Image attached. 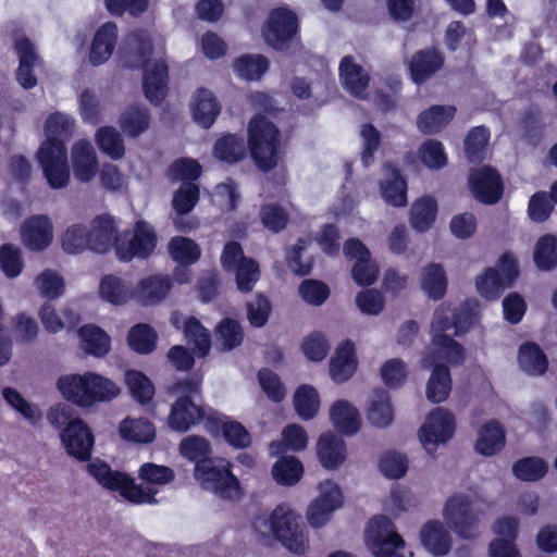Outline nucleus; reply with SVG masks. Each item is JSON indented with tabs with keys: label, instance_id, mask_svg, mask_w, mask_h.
I'll return each mask as SVG.
<instances>
[{
	"label": "nucleus",
	"instance_id": "obj_1",
	"mask_svg": "<svg viewBox=\"0 0 557 557\" xmlns=\"http://www.w3.org/2000/svg\"><path fill=\"white\" fill-rule=\"evenodd\" d=\"M88 474L103 488L117 493L125 500L140 505L158 503L161 488L174 481V471L162 465L143 463L138 469L141 484L129 474L113 470L107 462L94 459L87 465Z\"/></svg>",
	"mask_w": 557,
	"mask_h": 557
},
{
	"label": "nucleus",
	"instance_id": "obj_2",
	"mask_svg": "<svg viewBox=\"0 0 557 557\" xmlns=\"http://www.w3.org/2000/svg\"><path fill=\"white\" fill-rule=\"evenodd\" d=\"M55 389L62 399L83 410L110 404L121 395L117 382L92 370L59 375L55 380Z\"/></svg>",
	"mask_w": 557,
	"mask_h": 557
},
{
	"label": "nucleus",
	"instance_id": "obj_3",
	"mask_svg": "<svg viewBox=\"0 0 557 557\" xmlns=\"http://www.w3.org/2000/svg\"><path fill=\"white\" fill-rule=\"evenodd\" d=\"M465 311L466 305L457 308L449 302H442L434 309L430 323L431 344L425 351L442 354L445 362L451 366L465 362L466 348L454 338L470 329L471 321Z\"/></svg>",
	"mask_w": 557,
	"mask_h": 557
},
{
	"label": "nucleus",
	"instance_id": "obj_4",
	"mask_svg": "<svg viewBox=\"0 0 557 557\" xmlns=\"http://www.w3.org/2000/svg\"><path fill=\"white\" fill-rule=\"evenodd\" d=\"M256 530L263 535H272L286 550L302 556L310 549V536L301 515L290 504L277 505L267 517L255 522Z\"/></svg>",
	"mask_w": 557,
	"mask_h": 557
},
{
	"label": "nucleus",
	"instance_id": "obj_5",
	"mask_svg": "<svg viewBox=\"0 0 557 557\" xmlns=\"http://www.w3.org/2000/svg\"><path fill=\"white\" fill-rule=\"evenodd\" d=\"M128 45L134 47L144 62V91L152 103H160L168 94V65L165 46L159 35L147 32L132 34Z\"/></svg>",
	"mask_w": 557,
	"mask_h": 557
},
{
	"label": "nucleus",
	"instance_id": "obj_6",
	"mask_svg": "<svg viewBox=\"0 0 557 557\" xmlns=\"http://www.w3.org/2000/svg\"><path fill=\"white\" fill-rule=\"evenodd\" d=\"M483 500V494L475 485L459 488L446 498L442 518L457 537L474 540L479 536L480 504Z\"/></svg>",
	"mask_w": 557,
	"mask_h": 557
},
{
	"label": "nucleus",
	"instance_id": "obj_7",
	"mask_svg": "<svg viewBox=\"0 0 557 557\" xmlns=\"http://www.w3.org/2000/svg\"><path fill=\"white\" fill-rule=\"evenodd\" d=\"M250 157L258 169H274L283 150L282 134L278 127L263 115L256 114L247 125Z\"/></svg>",
	"mask_w": 557,
	"mask_h": 557
},
{
	"label": "nucleus",
	"instance_id": "obj_8",
	"mask_svg": "<svg viewBox=\"0 0 557 557\" xmlns=\"http://www.w3.org/2000/svg\"><path fill=\"white\" fill-rule=\"evenodd\" d=\"M194 476L203 490L223 499L236 500L242 495L239 481L223 458H207L195 465Z\"/></svg>",
	"mask_w": 557,
	"mask_h": 557
},
{
	"label": "nucleus",
	"instance_id": "obj_9",
	"mask_svg": "<svg viewBox=\"0 0 557 557\" xmlns=\"http://www.w3.org/2000/svg\"><path fill=\"white\" fill-rule=\"evenodd\" d=\"M338 78L343 89L351 97L372 101L381 110H388L394 106L389 96L377 94L371 84V76L354 55H345L339 61Z\"/></svg>",
	"mask_w": 557,
	"mask_h": 557
},
{
	"label": "nucleus",
	"instance_id": "obj_10",
	"mask_svg": "<svg viewBox=\"0 0 557 557\" xmlns=\"http://www.w3.org/2000/svg\"><path fill=\"white\" fill-rule=\"evenodd\" d=\"M200 380L185 379L176 382L170 393L177 397L171 406L168 417V425L177 432H186L202 418L206 420V413L194 400L193 397L199 391Z\"/></svg>",
	"mask_w": 557,
	"mask_h": 557
},
{
	"label": "nucleus",
	"instance_id": "obj_11",
	"mask_svg": "<svg viewBox=\"0 0 557 557\" xmlns=\"http://www.w3.org/2000/svg\"><path fill=\"white\" fill-rule=\"evenodd\" d=\"M457 431V418L448 409L437 407L431 410L418 429V441L431 457H436L440 447L447 445Z\"/></svg>",
	"mask_w": 557,
	"mask_h": 557
},
{
	"label": "nucleus",
	"instance_id": "obj_12",
	"mask_svg": "<svg viewBox=\"0 0 557 557\" xmlns=\"http://www.w3.org/2000/svg\"><path fill=\"white\" fill-rule=\"evenodd\" d=\"M363 541L367 549L373 555L403 550L405 540L398 533L395 523L384 515L373 516L366 524Z\"/></svg>",
	"mask_w": 557,
	"mask_h": 557
},
{
	"label": "nucleus",
	"instance_id": "obj_13",
	"mask_svg": "<svg viewBox=\"0 0 557 557\" xmlns=\"http://www.w3.org/2000/svg\"><path fill=\"white\" fill-rule=\"evenodd\" d=\"M157 246L153 227L144 220H138L132 232L121 233L115 238L114 250L119 260L131 261L134 258H147Z\"/></svg>",
	"mask_w": 557,
	"mask_h": 557
},
{
	"label": "nucleus",
	"instance_id": "obj_14",
	"mask_svg": "<svg viewBox=\"0 0 557 557\" xmlns=\"http://www.w3.org/2000/svg\"><path fill=\"white\" fill-rule=\"evenodd\" d=\"M221 264L224 270L234 273L239 292H251L260 278L259 263L255 259L246 257L238 243L230 242L224 246Z\"/></svg>",
	"mask_w": 557,
	"mask_h": 557
},
{
	"label": "nucleus",
	"instance_id": "obj_15",
	"mask_svg": "<svg viewBox=\"0 0 557 557\" xmlns=\"http://www.w3.org/2000/svg\"><path fill=\"white\" fill-rule=\"evenodd\" d=\"M44 176L53 189L65 188L70 182V166L65 144L42 141L36 153Z\"/></svg>",
	"mask_w": 557,
	"mask_h": 557
},
{
	"label": "nucleus",
	"instance_id": "obj_16",
	"mask_svg": "<svg viewBox=\"0 0 557 557\" xmlns=\"http://www.w3.org/2000/svg\"><path fill=\"white\" fill-rule=\"evenodd\" d=\"M443 361H445V357L442 354L428 351L420 360L421 367L431 369L425 384V397L433 404L446 401L453 387L450 370Z\"/></svg>",
	"mask_w": 557,
	"mask_h": 557
},
{
	"label": "nucleus",
	"instance_id": "obj_17",
	"mask_svg": "<svg viewBox=\"0 0 557 557\" xmlns=\"http://www.w3.org/2000/svg\"><path fill=\"white\" fill-rule=\"evenodd\" d=\"M298 34V18L287 8H277L270 12L262 27V36L267 44L283 50Z\"/></svg>",
	"mask_w": 557,
	"mask_h": 557
},
{
	"label": "nucleus",
	"instance_id": "obj_18",
	"mask_svg": "<svg viewBox=\"0 0 557 557\" xmlns=\"http://www.w3.org/2000/svg\"><path fill=\"white\" fill-rule=\"evenodd\" d=\"M18 235L25 249L30 252H42L53 243V222L46 214L30 215L22 222Z\"/></svg>",
	"mask_w": 557,
	"mask_h": 557
},
{
	"label": "nucleus",
	"instance_id": "obj_19",
	"mask_svg": "<svg viewBox=\"0 0 557 557\" xmlns=\"http://www.w3.org/2000/svg\"><path fill=\"white\" fill-rule=\"evenodd\" d=\"M314 454L319 465L326 471H337L348 458V446L344 435L332 430L323 431L314 443Z\"/></svg>",
	"mask_w": 557,
	"mask_h": 557
},
{
	"label": "nucleus",
	"instance_id": "obj_20",
	"mask_svg": "<svg viewBox=\"0 0 557 557\" xmlns=\"http://www.w3.org/2000/svg\"><path fill=\"white\" fill-rule=\"evenodd\" d=\"M326 417L332 431L351 437L362 429V416L358 406L347 398H336L327 407Z\"/></svg>",
	"mask_w": 557,
	"mask_h": 557
},
{
	"label": "nucleus",
	"instance_id": "obj_21",
	"mask_svg": "<svg viewBox=\"0 0 557 557\" xmlns=\"http://www.w3.org/2000/svg\"><path fill=\"white\" fill-rule=\"evenodd\" d=\"M359 359L356 343L349 338L337 343L330 360L327 374L330 380L342 385L351 380L358 371Z\"/></svg>",
	"mask_w": 557,
	"mask_h": 557
},
{
	"label": "nucleus",
	"instance_id": "obj_22",
	"mask_svg": "<svg viewBox=\"0 0 557 557\" xmlns=\"http://www.w3.org/2000/svg\"><path fill=\"white\" fill-rule=\"evenodd\" d=\"M170 323L177 330H183L184 338L197 358H206L212 348L210 331L194 317H187L180 311L171 314Z\"/></svg>",
	"mask_w": 557,
	"mask_h": 557
},
{
	"label": "nucleus",
	"instance_id": "obj_23",
	"mask_svg": "<svg viewBox=\"0 0 557 557\" xmlns=\"http://www.w3.org/2000/svg\"><path fill=\"white\" fill-rule=\"evenodd\" d=\"M60 440L66 453L78 459H89L95 444L90 426L82 419L71 420L60 434Z\"/></svg>",
	"mask_w": 557,
	"mask_h": 557
},
{
	"label": "nucleus",
	"instance_id": "obj_24",
	"mask_svg": "<svg viewBox=\"0 0 557 557\" xmlns=\"http://www.w3.org/2000/svg\"><path fill=\"white\" fill-rule=\"evenodd\" d=\"M188 109L194 122L207 129L215 123L222 106L211 89L198 87L190 94Z\"/></svg>",
	"mask_w": 557,
	"mask_h": 557
},
{
	"label": "nucleus",
	"instance_id": "obj_25",
	"mask_svg": "<svg viewBox=\"0 0 557 557\" xmlns=\"http://www.w3.org/2000/svg\"><path fill=\"white\" fill-rule=\"evenodd\" d=\"M119 40V28L113 22H106L98 26L94 33L87 62L92 66L107 63L113 55Z\"/></svg>",
	"mask_w": 557,
	"mask_h": 557
},
{
	"label": "nucleus",
	"instance_id": "obj_26",
	"mask_svg": "<svg viewBox=\"0 0 557 557\" xmlns=\"http://www.w3.org/2000/svg\"><path fill=\"white\" fill-rule=\"evenodd\" d=\"M206 429L212 434L221 431L225 442L236 448H245L251 443L250 433L242 423L214 410L208 411Z\"/></svg>",
	"mask_w": 557,
	"mask_h": 557
},
{
	"label": "nucleus",
	"instance_id": "obj_27",
	"mask_svg": "<svg viewBox=\"0 0 557 557\" xmlns=\"http://www.w3.org/2000/svg\"><path fill=\"white\" fill-rule=\"evenodd\" d=\"M469 186L473 197L483 203H496L503 195L502 180L498 173L488 166L472 172Z\"/></svg>",
	"mask_w": 557,
	"mask_h": 557
},
{
	"label": "nucleus",
	"instance_id": "obj_28",
	"mask_svg": "<svg viewBox=\"0 0 557 557\" xmlns=\"http://www.w3.org/2000/svg\"><path fill=\"white\" fill-rule=\"evenodd\" d=\"M78 349L88 357L104 358L112 349V338L95 323L81 325L76 331Z\"/></svg>",
	"mask_w": 557,
	"mask_h": 557
},
{
	"label": "nucleus",
	"instance_id": "obj_29",
	"mask_svg": "<svg viewBox=\"0 0 557 557\" xmlns=\"http://www.w3.org/2000/svg\"><path fill=\"white\" fill-rule=\"evenodd\" d=\"M171 288L172 280L168 275L144 276L134 286V301L145 307L157 306L168 297Z\"/></svg>",
	"mask_w": 557,
	"mask_h": 557
},
{
	"label": "nucleus",
	"instance_id": "obj_30",
	"mask_svg": "<svg viewBox=\"0 0 557 557\" xmlns=\"http://www.w3.org/2000/svg\"><path fill=\"white\" fill-rule=\"evenodd\" d=\"M407 191V181L401 172L395 166L386 164L379 184V194L382 200L394 208L405 207L408 202Z\"/></svg>",
	"mask_w": 557,
	"mask_h": 557
},
{
	"label": "nucleus",
	"instance_id": "obj_31",
	"mask_svg": "<svg viewBox=\"0 0 557 557\" xmlns=\"http://www.w3.org/2000/svg\"><path fill=\"white\" fill-rule=\"evenodd\" d=\"M71 164L76 180L91 181L98 172L97 153L87 139H78L71 147Z\"/></svg>",
	"mask_w": 557,
	"mask_h": 557
},
{
	"label": "nucleus",
	"instance_id": "obj_32",
	"mask_svg": "<svg viewBox=\"0 0 557 557\" xmlns=\"http://www.w3.org/2000/svg\"><path fill=\"white\" fill-rule=\"evenodd\" d=\"M444 521L430 520L420 529V541L425 550L434 557L447 555L453 547V537Z\"/></svg>",
	"mask_w": 557,
	"mask_h": 557
},
{
	"label": "nucleus",
	"instance_id": "obj_33",
	"mask_svg": "<svg viewBox=\"0 0 557 557\" xmlns=\"http://www.w3.org/2000/svg\"><path fill=\"white\" fill-rule=\"evenodd\" d=\"M88 230L91 251L96 253H106L114 248L115 238L120 237L119 223L110 214L97 215Z\"/></svg>",
	"mask_w": 557,
	"mask_h": 557
},
{
	"label": "nucleus",
	"instance_id": "obj_34",
	"mask_svg": "<svg viewBox=\"0 0 557 557\" xmlns=\"http://www.w3.org/2000/svg\"><path fill=\"white\" fill-rule=\"evenodd\" d=\"M506 445L505 426L496 419L483 422L476 432L474 450L482 456H494Z\"/></svg>",
	"mask_w": 557,
	"mask_h": 557
},
{
	"label": "nucleus",
	"instance_id": "obj_35",
	"mask_svg": "<svg viewBox=\"0 0 557 557\" xmlns=\"http://www.w3.org/2000/svg\"><path fill=\"white\" fill-rule=\"evenodd\" d=\"M419 287L433 301L443 299L448 290V276L443 264L430 262L419 273Z\"/></svg>",
	"mask_w": 557,
	"mask_h": 557
},
{
	"label": "nucleus",
	"instance_id": "obj_36",
	"mask_svg": "<svg viewBox=\"0 0 557 557\" xmlns=\"http://www.w3.org/2000/svg\"><path fill=\"white\" fill-rule=\"evenodd\" d=\"M98 295L112 306H125L134 300V285L122 276L107 274L99 282Z\"/></svg>",
	"mask_w": 557,
	"mask_h": 557
},
{
	"label": "nucleus",
	"instance_id": "obj_37",
	"mask_svg": "<svg viewBox=\"0 0 557 557\" xmlns=\"http://www.w3.org/2000/svg\"><path fill=\"white\" fill-rule=\"evenodd\" d=\"M292 403L296 416L302 421L315 419L322 408L319 389L309 383H302L295 388Z\"/></svg>",
	"mask_w": 557,
	"mask_h": 557
},
{
	"label": "nucleus",
	"instance_id": "obj_38",
	"mask_svg": "<svg viewBox=\"0 0 557 557\" xmlns=\"http://www.w3.org/2000/svg\"><path fill=\"white\" fill-rule=\"evenodd\" d=\"M438 215V202L435 197L425 195L417 198L409 209L408 221L417 233H426L435 224Z\"/></svg>",
	"mask_w": 557,
	"mask_h": 557
},
{
	"label": "nucleus",
	"instance_id": "obj_39",
	"mask_svg": "<svg viewBox=\"0 0 557 557\" xmlns=\"http://www.w3.org/2000/svg\"><path fill=\"white\" fill-rule=\"evenodd\" d=\"M199 201V188L193 182L182 183L173 195L172 206L177 214L174 220L178 231L186 232L196 227L195 223H185L183 215L189 213Z\"/></svg>",
	"mask_w": 557,
	"mask_h": 557
},
{
	"label": "nucleus",
	"instance_id": "obj_40",
	"mask_svg": "<svg viewBox=\"0 0 557 557\" xmlns=\"http://www.w3.org/2000/svg\"><path fill=\"white\" fill-rule=\"evenodd\" d=\"M366 416L368 422L376 429H387L395 419V408L392 397L384 391H376L371 396Z\"/></svg>",
	"mask_w": 557,
	"mask_h": 557
},
{
	"label": "nucleus",
	"instance_id": "obj_41",
	"mask_svg": "<svg viewBox=\"0 0 557 557\" xmlns=\"http://www.w3.org/2000/svg\"><path fill=\"white\" fill-rule=\"evenodd\" d=\"M120 437L134 444H150L156 440L157 429L147 418L126 417L119 424Z\"/></svg>",
	"mask_w": 557,
	"mask_h": 557
},
{
	"label": "nucleus",
	"instance_id": "obj_42",
	"mask_svg": "<svg viewBox=\"0 0 557 557\" xmlns=\"http://www.w3.org/2000/svg\"><path fill=\"white\" fill-rule=\"evenodd\" d=\"M16 53L20 58V65L16 71V78L23 88L29 89L36 86L37 79L33 73L38 64V57L33 44L25 37L15 41Z\"/></svg>",
	"mask_w": 557,
	"mask_h": 557
},
{
	"label": "nucleus",
	"instance_id": "obj_43",
	"mask_svg": "<svg viewBox=\"0 0 557 557\" xmlns=\"http://www.w3.org/2000/svg\"><path fill=\"white\" fill-rule=\"evenodd\" d=\"M309 445V434L305 426L299 423H288L281 433V440L272 442L269 451L272 456L283 451L300 453Z\"/></svg>",
	"mask_w": 557,
	"mask_h": 557
},
{
	"label": "nucleus",
	"instance_id": "obj_44",
	"mask_svg": "<svg viewBox=\"0 0 557 557\" xmlns=\"http://www.w3.org/2000/svg\"><path fill=\"white\" fill-rule=\"evenodd\" d=\"M35 292L47 301L55 300L65 294L66 283L61 272L47 268L41 270L33 281Z\"/></svg>",
	"mask_w": 557,
	"mask_h": 557
},
{
	"label": "nucleus",
	"instance_id": "obj_45",
	"mask_svg": "<svg viewBox=\"0 0 557 557\" xmlns=\"http://www.w3.org/2000/svg\"><path fill=\"white\" fill-rule=\"evenodd\" d=\"M517 361L520 370L531 376L543 375L548 367V360L542 348L532 342L520 345Z\"/></svg>",
	"mask_w": 557,
	"mask_h": 557
},
{
	"label": "nucleus",
	"instance_id": "obj_46",
	"mask_svg": "<svg viewBox=\"0 0 557 557\" xmlns=\"http://www.w3.org/2000/svg\"><path fill=\"white\" fill-rule=\"evenodd\" d=\"M453 106H432L417 117V127L424 134L440 133L455 116Z\"/></svg>",
	"mask_w": 557,
	"mask_h": 557
},
{
	"label": "nucleus",
	"instance_id": "obj_47",
	"mask_svg": "<svg viewBox=\"0 0 557 557\" xmlns=\"http://www.w3.org/2000/svg\"><path fill=\"white\" fill-rule=\"evenodd\" d=\"M212 153L215 159L225 163H237L246 157V145L237 134H222L214 143Z\"/></svg>",
	"mask_w": 557,
	"mask_h": 557
},
{
	"label": "nucleus",
	"instance_id": "obj_48",
	"mask_svg": "<svg viewBox=\"0 0 557 557\" xmlns=\"http://www.w3.org/2000/svg\"><path fill=\"white\" fill-rule=\"evenodd\" d=\"M244 330L240 323L231 318H224L214 327V342L216 349L228 352L242 345Z\"/></svg>",
	"mask_w": 557,
	"mask_h": 557
},
{
	"label": "nucleus",
	"instance_id": "obj_49",
	"mask_svg": "<svg viewBox=\"0 0 557 557\" xmlns=\"http://www.w3.org/2000/svg\"><path fill=\"white\" fill-rule=\"evenodd\" d=\"M38 317L44 329L51 334H57L65 327V320L70 324L78 321V315L70 306H64L59 312L50 301H45L39 310Z\"/></svg>",
	"mask_w": 557,
	"mask_h": 557
},
{
	"label": "nucleus",
	"instance_id": "obj_50",
	"mask_svg": "<svg viewBox=\"0 0 557 557\" xmlns=\"http://www.w3.org/2000/svg\"><path fill=\"white\" fill-rule=\"evenodd\" d=\"M443 65V58L436 50L417 52L410 63L411 78L416 84H421L435 74Z\"/></svg>",
	"mask_w": 557,
	"mask_h": 557
},
{
	"label": "nucleus",
	"instance_id": "obj_51",
	"mask_svg": "<svg viewBox=\"0 0 557 557\" xmlns=\"http://www.w3.org/2000/svg\"><path fill=\"white\" fill-rule=\"evenodd\" d=\"M1 396L4 403L27 423L36 425L40 422L42 418L41 410L37 405L27 400L16 388L4 386L1 389Z\"/></svg>",
	"mask_w": 557,
	"mask_h": 557
},
{
	"label": "nucleus",
	"instance_id": "obj_52",
	"mask_svg": "<svg viewBox=\"0 0 557 557\" xmlns=\"http://www.w3.org/2000/svg\"><path fill=\"white\" fill-rule=\"evenodd\" d=\"M119 125L122 132L131 138L144 134L150 126V115L144 106H131L122 111L119 116Z\"/></svg>",
	"mask_w": 557,
	"mask_h": 557
},
{
	"label": "nucleus",
	"instance_id": "obj_53",
	"mask_svg": "<svg viewBox=\"0 0 557 557\" xmlns=\"http://www.w3.org/2000/svg\"><path fill=\"white\" fill-rule=\"evenodd\" d=\"M124 383L132 398L141 406L152 401L156 393L150 377L139 370H127L124 373Z\"/></svg>",
	"mask_w": 557,
	"mask_h": 557
},
{
	"label": "nucleus",
	"instance_id": "obj_54",
	"mask_svg": "<svg viewBox=\"0 0 557 557\" xmlns=\"http://www.w3.org/2000/svg\"><path fill=\"white\" fill-rule=\"evenodd\" d=\"M75 128V120L70 114L53 112L44 123V141L64 144V139L72 136Z\"/></svg>",
	"mask_w": 557,
	"mask_h": 557
},
{
	"label": "nucleus",
	"instance_id": "obj_55",
	"mask_svg": "<svg viewBox=\"0 0 557 557\" xmlns=\"http://www.w3.org/2000/svg\"><path fill=\"white\" fill-rule=\"evenodd\" d=\"M533 262L542 272L553 271L557 268V236L544 234L540 236L533 247Z\"/></svg>",
	"mask_w": 557,
	"mask_h": 557
},
{
	"label": "nucleus",
	"instance_id": "obj_56",
	"mask_svg": "<svg viewBox=\"0 0 557 557\" xmlns=\"http://www.w3.org/2000/svg\"><path fill=\"white\" fill-rule=\"evenodd\" d=\"M271 475L278 485L293 486L301 480L304 466L295 456H283L273 463Z\"/></svg>",
	"mask_w": 557,
	"mask_h": 557
},
{
	"label": "nucleus",
	"instance_id": "obj_57",
	"mask_svg": "<svg viewBox=\"0 0 557 557\" xmlns=\"http://www.w3.org/2000/svg\"><path fill=\"white\" fill-rule=\"evenodd\" d=\"M60 245L62 250L71 256L91 251L88 227L82 223L69 225L60 236Z\"/></svg>",
	"mask_w": 557,
	"mask_h": 557
},
{
	"label": "nucleus",
	"instance_id": "obj_58",
	"mask_svg": "<svg viewBox=\"0 0 557 557\" xmlns=\"http://www.w3.org/2000/svg\"><path fill=\"white\" fill-rule=\"evenodd\" d=\"M126 343L131 350L139 355H149L157 347L158 334L151 325L138 323L128 330Z\"/></svg>",
	"mask_w": 557,
	"mask_h": 557
},
{
	"label": "nucleus",
	"instance_id": "obj_59",
	"mask_svg": "<svg viewBox=\"0 0 557 557\" xmlns=\"http://www.w3.org/2000/svg\"><path fill=\"white\" fill-rule=\"evenodd\" d=\"M269 70V61L261 54H244L235 59L233 71L243 81H258Z\"/></svg>",
	"mask_w": 557,
	"mask_h": 557
},
{
	"label": "nucleus",
	"instance_id": "obj_60",
	"mask_svg": "<svg viewBox=\"0 0 557 557\" xmlns=\"http://www.w3.org/2000/svg\"><path fill=\"white\" fill-rule=\"evenodd\" d=\"M99 150L112 160H120L125 154V145L120 132L113 126H102L95 134Z\"/></svg>",
	"mask_w": 557,
	"mask_h": 557
},
{
	"label": "nucleus",
	"instance_id": "obj_61",
	"mask_svg": "<svg viewBox=\"0 0 557 557\" xmlns=\"http://www.w3.org/2000/svg\"><path fill=\"white\" fill-rule=\"evenodd\" d=\"M314 498L334 512L343 509L346 504V496L342 485L332 478L318 482Z\"/></svg>",
	"mask_w": 557,
	"mask_h": 557
},
{
	"label": "nucleus",
	"instance_id": "obj_62",
	"mask_svg": "<svg viewBox=\"0 0 557 557\" xmlns=\"http://www.w3.org/2000/svg\"><path fill=\"white\" fill-rule=\"evenodd\" d=\"M476 293L486 300H496L508 287L495 268H486L479 273L474 281Z\"/></svg>",
	"mask_w": 557,
	"mask_h": 557
},
{
	"label": "nucleus",
	"instance_id": "obj_63",
	"mask_svg": "<svg viewBox=\"0 0 557 557\" xmlns=\"http://www.w3.org/2000/svg\"><path fill=\"white\" fill-rule=\"evenodd\" d=\"M379 372L383 384L387 388L397 389L406 384L409 367L401 358H389L381 364Z\"/></svg>",
	"mask_w": 557,
	"mask_h": 557
},
{
	"label": "nucleus",
	"instance_id": "obj_64",
	"mask_svg": "<svg viewBox=\"0 0 557 557\" xmlns=\"http://www.w3.org/2000/svg\"><path fill=\"white\" fill-rule=\"evenodd\" d=\"M409 468L407 455L396 451H384L377 460L379 472L386 479L398 480L406 475Z\"/></svg>",
	"mask_w": 557,
	"mask_h": 557
}]
</instances>
